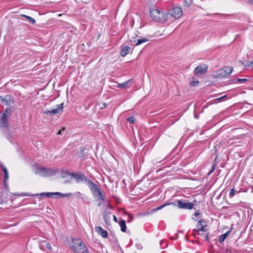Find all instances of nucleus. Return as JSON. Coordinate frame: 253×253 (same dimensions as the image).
Masks as SVG:
<instances>
[{"mask_svg":"<svg viewBox=\"0 0 253 253\" xmlns=\"http://www.w3.org/2000/svg\"><path fill=\"white\" fill-rule=\"evenodd\" d=\"M225 97H226V95H224V96H223L221 97H219V98H218L217 99H216V100H218V101H221L223 98H225Z\"/></svg>","mask_w":253,"mask_h":253,"instance_id":"37","label":"nucleus"},{"mask_svg":"<svg viewBox=\"0 0 253 253\" xmlns=\"http://www.w3.org/2000/svg\"><path fill=\"white\" fill-rule=\"evenodd\" d=\"M235 194V191L234 190V189H232L230 191V197H233L234 195Z\"/></svg>","mask_w":253,"mask_h":253,"instance_id":"31","label":"nucleus"},{"mask_svg":"<svg viewBox=\"0 0 253 253\" xmlns=\"http://www.w3.org/2000/svg\"><path fill=\"white\" fill-rule=\"evenodd\" d=\"M8 117H6V115H3L0 119V127H5L8 125L7 122Z\"/></svg>","mask_w":253,"mask_h":253,"instance_id":"14","label":"nucleus"},{"mask_svg":"<svg viewBox=\"0 0 253 253\" xmlns=\"http://www.w3.org/2000/svg\"><path fill=\"white\" fill-rule=\"evenodd\" d=\"M177 204H175V206H177L178 208L180 209H192L194 206V204L188 202L186 200H177L176 201Z\"/></svg>","mask_w":253,"mask_h":253,"instance_id":"5","label":"nucleus"},{"mask_svg":"<svg viewBox=\"0 0 253 253\" xmlns=\"http://www.w3.org/2000/svg\"><path fill=\"white\" fill-rule=\"evenodd\" d=\"M129 220L127 221V222H130L133 219V216L130 214H128Z\"/></svg>","mask_w":253,"mask_h":253,"instance_id":"36","label":"nucleus"},{"mask_svg":"<svg viewBox=\"0 0 253 253\" xmlns=\"http://www.w3.org/2000/svg\"><path fill=\"white\" fill-rule=\"evenodd\" d=\"M0 101L6 105H10L13 102V99L10 96H5L4 97L0 96Z\"/></svg>","mask_w":253,"mask_h":253,"instance_id":"11","label":"nucleus"},{"mask_svg":"<svg viewBox=\"0 0 253 253\" xmlns=\"http://www.w3.org/2000/svg\"><path fill=\"white\" fill-rule=\"evenodd\" d=\"M232 228L231 227L230 228V229L229 230H228L226 233L223 234H222L221 235H220L219 236V241L220 243H222L223 242L225 239L226 238L227 236H228V235L230 233V232L231 231V230H232Z\"/></svg>","mask_w":253,"mask_h":253,"instance_id":"18","label":"nucleus"},{"mask_svg":"<svg viewBox=\"0 0 253 253\" xmlns=\"http://www.w3.org/2000/svg\"><path fill=\"white\" fill-rule=\"evenodd\" d=\"M35 170L36 174H38L42 176H49L54 175L55 173L54 170L40 166H37Z\"/></svg>","mask_w":253,"mask_h":253,"instance_id":"4","label":"nucleus"},{"mask_svg":"<svg viewBox=\"0 0 253 253\" xmlns=\"http://www.w3.org/2000/svg\"><path fill=\"white\" fill-rule=\"evenodd\" d=\"M204 234V232H193V235L196 237V236L197 235H203Z\"/></svg>","mask_w":253,"mask_h":253,"instance_id":"32","label":"nucleus"},{"mask_svg":"<svg viewBox=\"0 0 253 253\" xmlns=\"http://www.w3.org/2000/svg\"><path fill=\"white\" fill-rule=\"evenodd\" d=\"M65 127H63V128H62V129H60V130H59L58 131V132H57V134L58 135H60V134H61V132H62V130H65Z\"/></svg>","mask_w":253,"mask_h":253,"instance_id":"38","label":"nucleus"},{"mask_svg":"<svg viewBox=\"0 0 253 253\" xmlns=\"http://www.w3.org/2000/svg\"><path fill=\"white\" fill-rule=\"evenodd\" d=\"M130 80H128L127 81L118 84L119 87L121 88H128L129 87V85H128V84L130 83Z\"/></svg>","mask_w":253,"mask_h":253,"instance_id":"21","label":"nucleus"},{"mask_svg":"<svg viewBox=\"0 0 253 253\" xmlns=\"http://www.w3.org/2000/svg\"><path fill=\"white\" fill-rule=\"evenodd\" d=\"M207 225L205 224V222L202 220L199 221L197 225V229L193 230V232H205L207 231L206 229Z\"/></svg>","mask_w":253,"mask_h":253,"instance_id":"8","label":"nucleus"},{"mask_svg":"<svg viewBox=\"0 0 253 253\" xmlns=\"http://www.w3.org/2000/svg\"><path fill=\"white\" fill-rule=\"evenodd\" d=\"M10 112L11 109L9 108H7L3 115H6V117L8 118L9 116L10 115Z\"/></svg>","mask_w":253,"mask_h":253,"instance_id":"27","label":"nucleus"},{"mask_svg":"<svg viewBox=\"0 0 253 253\" xmlns=\"http://www.w3.org/2000/svg\"><path fill=\"white\" fill-rule=\"evenodd\" d=\"M199 81H191L190 82V84L191 86H197L199 84Z\"/></svg>","mask_w":253,"mask_h":253,"instance_id":"28","label":"nucleus"},{"mask_svg":"<svg viewBox=\"0 0 253 253\" xmlns=\"http://www.w3.org/2000/svg\"><path fill=\"white\" fill-rule=\"evenodd\" d=\"M249 1L251 4H253V0H249Z\"/></svg>","mask_w":253,"mask_h":253,"instance_id":"43","label":"nucleus"},{"mask_svg":"<svg viewBox=\"0 0 253 253\" xmlns=\"http://www.w3.org/2000/svg\"><path fill=\"white\" fill-rule=\"evenodd\" d=\"M103 105L105 107L106 106V104L104 103Z\"/></svg>","mask_w":253,"mask_h":253,"instance_id":"46","label":"nucleus"},{"mask_svg":"<svg viewBox=\"0 0 253 253\" xmlns=\"http://www.w3.org/2000/svg\"><path fill=\"white\" fill-rule=\"evenodd\" d=\"M199 214H200V213H199V212H195V214H194V215H195V216H198V215H199Z\"/></svg>","mask_w":253,"mask_h":253,"instance_id":"42","label":"nucleus"},{"mask_svg":"<svg viewBox=\"0 0 253 253\" xmlns=\"http://www.w3.org/2000/svg\"><path fill=\"white\" fill-rule=\"evenodd\" d=\"M148 41V40L146 38H142L136 40V42H135V45H139L143 42H146Z\"/></svg>","mask_w":253,"mask_h":253,"instance_id":"22","label":"nucleus"},{"mask_svg":"<svg viewBox=\"0 0 253 253\" xmlns=\"http://www.w3.org/2000/svg\"><path fill=\"white\" fill-rule=\"evenodd\" d=\"M247 81V80L246 79H238V81L239 82H246Z\"/></svg>","mask_w":253,"mask_h":253,"instance_id":"35","label":"nucleus"},{"mask_svg":"<svg viewBox=\"0 0 253 253\" xmlns=\"http://www.w3.org/2000/svg\"><path fill=\"white\" fill-rule=\"evenodd\" d=\"M208 66L203 64L197 66L195 69V73L198 76L203 75L206 73Z\"/></svg>","mask_w":253,"mask_h":253,"instance_id":"7","label":"nucleus"},{"mask_svg":"<svg viewBox=\"0 0 253 253\" xmlns=\"http://www.w3.org/2000/svg\"><path fill=\"white\" fill-rule=\"evenodd\" d=\"M170 205H173V206L175 205V204H174L173 203H167V204H163V205L158 207V208H154V209H153L152 210H151V211H150V213H153L154 212H156V211H157L158 210H160L162 209L163 208H164L166 206Z\"/></svg>","mask_w":253,"mask_h":253,"instance_id":"15","label":"nucleus"},{"mask_svg":"<svg viewBox=\"0 0 253 253\" xmlns=\"http://www.w3.org/2000/svg\"><path fill=\"white\" fill-rule=\"evenodd\" d=\"M213 170H214V168H213L212 170L209 172V174H210L212 171H213Z\"/></svg>","mask_w":253,"mask_h":253,"instance_id":"44","label":"nucleus"},{"mask_svg":"<svg viewBox=\"0 0 253 253\" xmlns=\"http://www.w3.org/2000/svg\"><path fill=\"white\" fill-rule=\"evenodd\" d=\"M169 14L175 19H178L182 15V11L178 7L171 8L169 11Z\"/></svg>","mask_w":253,"mask_h":253,"instance_id":"6","label":"nucleus"},{"mask_svg":"<svg viewBox=\"0 0 253 253\" xmlns=\"http://www.w3.org/2000/svg\"><path fill=\"white\" fill-rule=\"evenodd\" d=\"M70 248L75 253H88V250L82 240L79 238H74L71 240Z\"/></svg>","mask_w":253,"mask_h":253,"instance_id":"1","label":"nucleus"},{"mask_svg":"<svg viewBox=\"0 0 253 253\" xmlns=\"http://www.w3.org/2000/svg\"><path fill=\"white\" fill-rule=\"evenodd\" d=\"M23 16L25 17L27 19H28L29 20V21H30L33 24H34L36 23L35 20L34 19H33V18H32L31 17H30V16H26V15H23Z\"/></svg>","mask_w":253,"mask_h":253,"instance_id":"25","label":"nucleus"},{"mask_svg":"<svg viewBox=\"0 0 253 253\" xmlns=\"http://www.w3.org/2000/svg\"><path fill=\"white\" fill-rule=\"evenodd\" d=\"M95 231L100 234L102 237L106 238L108 236L107 232L104 230L102 227L97 226L95 227Z\"/></svg>","mask_w":253,"mask_h":253,"instance_id":"12","label":"nucleus"},{"mask_svg":"<svg viewBox=\"0 0 253 253\" xmlns=\"http://www.w3.org/2000/svg\"><path fill=\"white\" fill-rule=\"evenodd\" d=\"M206 239H207V238H208V235H207V236H206Z\"/></svg>","mask_w":253,"mask_h":253,"instance_id":"47","label":"nucleus"},{"mask_svg":"<svg viewBox=\"0 0 253 253\" xmlns=\"http://www.w3.org/2000/svg\"><path fill=\"white\" fill-rule=\"evenodd\" d=\"M30 195H28V194H25V193H22L21 194V196H29Z\"/></svg>","mask_w":253,"mask_h":253,"instance_id":"41","label":"nucleus"},{"mask_svg":"<svg viewBox=\"0 0 253 253\" xmlns=\"http://www.w3.org/2000/svg\"><path fill=\"white\" fill-rule=\"evenodd\" d=\"M1 168L4 173V177H5V180H7L8 179V171L6 169V168L3 165H1Z\"/></svg>","mask_w":253,"mask_h":253,"instance_id":"23","label":"nucleus"},{"mask_svg":"<svg viewBox=\"0 0 253 253\" xmlns=\"http://www.w3.org/2000/svg\"><path fill=\"white\" fill-rule=\"evenodd\" d=\"M119 224L121 227V231L122 232H125L126 231V228L125 220L123 219L121 220L119 223Z\"/></svg>","mask_w":253,"mask_h":253,"instance_id":"20","label":"nucleus"},{"mask_svg":"<svg viewBox=\"0 0 253 253\" xmlns=\"http://www.w3.org/2000/svg\"><path fill=\"white\" fill-rule=\"evenodd\" d=\"M94 195H95V196H98V191H94V192L93 193Z\"/></svg>","mask_w":253,"mask_h":253,"instance_id":"40","label":"nucleus"},{"mask_svg":"<svg viewBox=\"0 0 253 253\" xmlns=\"http://www.w3.org/2000/svg\"><path fill=\"white\" fill-rule=\"evenodd\" d=\"M61 195H58V196H60V197H69L72 195L71 193H67L66 194H63L61 193Z\"/></svg>","mask_w":253,"mask_h":253,"instance_id":"30","label":"nucleus"},{"mask_svg":"<svg viewBox=\"0 0 253 253\" xmlns=\"http://www.w3.org/2000/svg\"><path fill=\"white\" fill-rule=\"evenodd\" d=\"M127 121L129 122L130 124H133L134 121V119L133 116L129 117L127 119Z\"/></svg>","mask_w":253,"mask_h":253,"instance_id":"29","label":"nucleus"},{"mask_svg":"<svg viewBox=\"0 0 253 253\" xmlns=\"http://www.w3.org/2000/svg\"><path fill=\"white\" fill-rule=\"evenodd\" d=\"M87 183L88 185V186L89 187L90 189L91 190L93 188H95L96 186V184H95L92 181L89 180L87 181Z\"/></svg>","mask_w":253,"mask_h":253,"instance_id":"24","label":"nucleus"},{"mask_svg":"<svg viewBox=\"0 0 253 253\" xmlns=\"http://www.w3.org/2000/svg\"><path fill=\"white\" fill-rule=\"evenodd\" d=\"M185 2L187 4V5L188 6V5H190L191 4V3L192 2V0H185Z\"/></svg>","mask_w":253,"mask_h":253,"instance_id":"33","label":"nucleus"},{"mask_svg":"<svg viewBox=\"0 0 253 253\" xmlns=\"http://www.w3.org/2000/svg\"><path fill=\"white\" fill-rule=\"evenodd\" d=\"M63 108V103L58 105L56 109L52 110L43 111V113L47 115H53L59 113V111L62 110Z\"/></svg>","mask_w":253,"mask_h":253,"instance_id":"9","label":"nucleus"},{"mask_svg":"<svg viewBox=\"0 0 253 253\" xmlns=\"http://www.w3.org/2000/svg\"><path fill=\"white\" fill-rule=\"evenodd\" d=\"M92 192L93 193L94 191H98V198L102 200H104V196L102 193V192H101V191L100 190L99 188H98V187L96 185L95 186V188H93L91 190Z\"/></svg>","mask_w":253,"mask_h":253,"instance_id":"17","label":"nucleus"},{"mask_svg":"<svg viewBox=\"0 0 253 253\" xmlns=\"http://www.w3.org/2000/svg\"><path fill=\"white\" fill-rule=\"evenodd\" d=\"M150 14L152 20L155 22L165 23L167 20V14L158 9L153 8L151 9Z\"/></svg>","mask_w":253,"mask_h":253,"instance_id":"2","label":"nucleus"},{"mask_svg":"<svg viewBox=\"0 0 253 253\" xmlns=\"http://www.w3.org/2000/svg\"><path fill=\"white\" fill-rule=\"evenodd\" d=\"M71 175L76 180L77 182L86 181V176L82 173H72Z\"/></svg>","mask_w":253,"mask_h":253,"instance_id":"10","label":"nucleus"},{"mask_svg":"<svg viewBox=\"0 0 253 253\" xmlns=\"http://www.w3.org/2000/svg\"><path fill=\"white\" fill-rule=\"evenodd\" d=\"M45 243V247L48 249H51V246H50V244L49 243Z\"/></svg>","mask_w":253,"mask_h":253,"instance_id":"34","label":"nucleus"},{"mask_svg":"<svg viewBox=\"0 0 253 253\" xmlns=\"http://www.w3.org/2000/svg\"><path fill=\"white\" fill-rule=\"evenodd\" d=\"M232 71L233 69L232 67L229 66L225 67L214 72L212 76L214 78H224L228 77L232 73Z\"/></svg>","mask_w":253,"mask_h":253,"instance_id":"3","label":"nucleus"},{"mask_svg":"<svg viewBox=\"0 0 253 253\" xmlns=\"http://www.w3.org/2000/svg\"><path fill=\"white\" fill-rule=\"evenodd\" d=\"M43 194H46V197H51L53 196L62 195L61 193L59 192H50V193H42L40 194L41 196H42Z\"/></svg>","mask_w":253,"mask_h":253,"instance_id":"19","label":"nucleus"},{"mask_svg":"<svg viewBox=\"0 0 253 253\" xmlns=\"http://www.w3.org/2000/svg\"><path fill=\"white\" fill-rule=\"evenodd\" d=\"M111 213L108 211H105L103 213V216L105 223L109 224L110 223Z\"/></svg>","mask_w":253,"mask_h":253,"instance_id":"13","label":"nucleus"},{"mask_svg":"<svg viewBox=\"0 0 253 253\" xmlns=\"http://www.w3.org/2000/svg\"><path fill=\"white\" fill-rule=\"evenodd\" d=\"M113 219H114V220L115 222H117L118 220H117V217H116L115 215H113Z\"/></svg>","mask_w":253,"mask_h":253,"instance_id":"39","label":"nucleus"},{"mask_svg":"<svg viewBox=\"0 0 253 253\" xmlns=\"http://www.w3.org/2000/svg\"><path fill=\"white\" fill-rule=\"evenodd\" d=\"M251 65H253V60L252 61H251Z\"/></svg>","mask_w":253,"mask_h":253,"instance_id":"45","label":"nucleus"},{"mask_svg":"<svg viewBox=\"0 0 253 253\" xmlns=\"http://www.w3.org/2000/svg\"><path fill=\"white\" fill-rule=\"evenodd\" d=\"M128 38L131 42L135 43L136 42V38L134 37L132 35H129L128 36Z\"/></svg>","mask_w":253,"mask_h":253,"instance_id":"26","label":"nucleus"},{"mask_svg":"<svg viewBox=\"0 0 253 253\" xmlns=\"http://www.w3.org/2000/svg\"><path fill=\"white\" fill-rule=\"evenodd\" d=\"M130 49V47L128 46H125L123 47L121 50V55L123 57L125 56L128 53Z\"/></svg>","mask_w":253,"mask_h":253,"instance_id":"16","label":"nucleus"}]
</instances>
